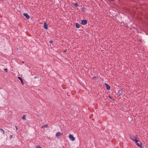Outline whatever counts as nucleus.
I'll use <instances>...</instances> for the list:
<instances>
[{"mask_svg": "<svg viewBox=\"0 0 148 148\" xmlns=\"http://www.w3.org/2000/svg\"><path fill=\"white\" fill-rule=\"evenodd\" d=\"M69 138L70 140L72 141H74L75 140V138L71 134H70L69 135Z\"/></svg>", "mask_w": 148, "mask_h": 148, "instance_id": "f257e3e1", "label": "nucleus"}, {"mask_svg": "<svg viewBox=\"0 0 148 148\" xmlns=\"http://www.w3.org/2000/svg\"><path fill=\"white\" fill-rule=\"evenodd\" d=\"M87 21L86 20H82L81 23L83 25H85L87 24Z\"/></svg>", "mask_w": 148, "mask_h": 148, "instance_id": "f03ea898", "label": "nucleus"}, {"mask_svg": "<svg viewBox=\"0 0 148 148\" xmlns=\"http://www.w3.org/2000/svg\"><path fill=\"white\" fill-rule=\"evenodd\" d=\"M23 15L26 17L27 19H29L30 18L29 16L26 13H24Z\"/></svg>", "mask_w": 148, "mask_h": 148, "instance_id": "7ed1b4c3", "label": "nucleus"}, {"mask_svg": "<svg viewBox=\"0 0 148 148\" xmlns=\"http://www.w3.org/2000/svg\"><path fill=\"white\" fill-rule=\"evenodd\" d=\"M48 25L47 23L45 22H44V28L46 29H48Z\"/></svg>", "mask_w": 148, "mask_h": 148, "instance_id": "20e7f679", "label": "nucleus"}, {"mask_svg": "<svg viewBox=\"0 0 148 148\" xmlns=\"http://www.w3.org/2000/svg\"><path fill=\"white\" fill-rule=\"evenodd\" d=\"M62 133L60 132H58L56 133V137H58L62 135Z\"/></svg>", "mask_w": 148, "mask_h": 148, "instance_id": "39448f33", "label": "nucleus"}, {"mask_svg": "<svg viewBox=\"0 0 148 148\" xmlns=\"http://www.w3.org/2000/svg\"><path fill=\"white\" fill-rule=\"evenodd\" d=\"M136 145H138V146H139L141 148H142V147L141 146V142H140V141H139L138 142H137L136 143Z\"/></svg>", "mask_w": 148, "mask_h": 148, "instance_id": "423d86ee", "label": "nucleus"}, {"mask_svg": "<svg viewBox=\"0 0 148 148\" xmlns=\"http://www.w3.org/2000/svg\"><path fill=\"white\" fill-rule=\"evenodd\" d=\"M105 84L106 86L107 89L108 90H110V86L108 84Z\"/></svg>", "mask_w": 148, "mask_h": 148, "instance_id": "0eeeda50", "label": "nucleus"}, {"mask_svg": "<svg viewBox=\"0 0 148 148\" xmlns=\"http://www.w3.org/2000/svg\"><path fill=\"white\" fill-rule=\"evenodd\" d=\"M18 78L20 80V81L21 82V83H22V84L23 85V81L22 79L20 77H18Z\"/></svg>", "mask_w": 148, "mask_h": 148, "instance_id": "6e6552de", "label": "nucleus"}, {"mask_svg": "<svg viewBox=\"0 0 148 148\" xmlns=\"http://www.w3.org/2000/svg\"><path fill=\"white\" fill-rule=\"evenodd\" d=\"M130 138L132 139V140L133 141H135V140H136V138L134 137H131V138Z\"/></svg>", "mask_w": 148, "mask_h": 148, "instance_id": "1a4fd4ad", "label": "nucleus"}, {"mask_svg": "<svg viewBox=\"0 0 148 148\" xmlns=\"http://www.w3.org/2000/svg\"><path fill=\"white\" fill-rule=\"evenodd\" d=\"M75 26L77 28H79L80 27V25L78 23H76Z\"/></svg>", "mask_w": 148, "mask_h": 148, "instance_id": "9d476101", "label": "nucleus"}, {"mask_svg": "<svg viewBox=\"0 0 148 148\" xmlns=\"http://www.w3.org/2000/svg\"><path fill=\"white\" fill-rule=\"evenodd\" d=\"M22 119H23L25 120L26 119V116L25 115H24L22 116Z\"/></svg>", "mask_w": 148, "mask_h": 148, "instance_id": "9b49d317", "label": "nucleus"}, {"mask_svg": "<svg viewBox=\"0 0 148 148\" xmlns=\"http://www.w3.org/2000/svg\"><path fill=\"white\" fill-rule=\"evenodd\" d=\"M36 148H42V147L39 145H37L36 147Z\"/></svg>", "mask_w": 148, "mask_h": 148, "instance_id": "f8f14e48", "label": "nucleus"}, {"mask_svg": "<svg viewBox=\"0 0 148 148\" xmlns=\"http://www.w3.org/2000/svg\"><path fill=\"white\" fill-rule=\"evenodd\" d=\"M0 130L3 131V134H4L5 133V132L2 129H0Z\"/></svg>", "mask_w": 148, "mask_h": 148, "instance_id": "ddd939ff", "label": "nucleus"}, {"mask_svg": "<svg viewBox=\"0 0 148 148\" xmlns=\"http://www.w3.org/2000/svg\"><path fill=\"white\" fill-rule=\"evenodd\" d=\"M74 5L75 7H77L78 6V4L77 3H74Z\"/></svg>", "mask_w": 148, "mask_h": 148, "instance_id": "4468645a", "label": "nucleus"}, {"mask_svg": "<svg viewBox=\"0 0 148 148\" xmlns=\"http://www.w3.org/2000/svg\"><path fill=\"white\" fill-rule=\"evenodd\" d=\"M138 140L137 139H136V140L134 141L135 143L136 144L137 142H138Z\"/></svg>", "mask_w": 148, "mask_h": 148, "instance_id": "2eb2a0df", "label": "nucleus"}, {"mask_svg": "<svg viewBox=\"0 0 148 148\" xmlns=\"http://www.w3.org/2000/svg\"><path fill=\"white\" fill-rule=\"evenodd\" d=\"M4 70L5 71H6L7 72V70H8V69H4Z\"/></svg>", "mask_w": 148, "mask_h": 148, "instance_id": "dca6fc26", "label": "nucleus"}, {"mask_svg": "<svg viewBox=\"0 0 148 148\" xmlns=\"http://www.w3.org/2000/svg\"><path fill=\"white\" fill-rule=\"evenodd\" d=\"M12 136H10V138H12Z\"/></svg>", "mask_w": 148, "mask_h": 148, "instance_id": "f3484780", "label": "nucleus"}, {"mask_svg": "<svg viewBox=\"0 0 148 148\" xmlns=\"http://www.w3.org/2000/svg\"><path fill=\"white\" fill-rule=\"evenodd\" d=\"M49 43H52V41H49Z\"/></svg>", "mask_w": 148, "mask_h": 148, "instance_id": "a211bd4d", "label": "nucleus"}, {"mask_svg": "<svg viewBox=\"0 0 148 148\" xmlns=\"http://www.w3.org/2000/svg\"><path fill=\"white\" fill-rule=\"evenodd\" d=\"M47 125H44V126L45 127H46Z\"/></svg>", "mask_w": 148, "mask_h": 148, "instance_id": "6ab92c4d", "label": "nucleus"}, {"mask_svg": "<svg viewBox=\"0 0 148 148\" xmlns=\"http://www.w3.org/2000/svg\"><path fill=\"white\" fill-rule=\"evenodd\" d=\"M109 97L111 99H112V98L111 97H110V96H109Z\"/></svg>", "mask_w": 148, "mask_h": 148, "instance_id": "aec40b11", "label": "nucleus"}, {"mask_svg": "<svg viewBox=\"0 0 148 148\" xmlns=\"http://www.w3.org/2000/svg\"><path fill=\"white\" fill-rule=\"evenodd\" d=\"M44 127V126H42V128H43V127Z\"/></svg>", "mask_w": 148, "mask_h": 148, "instance_id": "412c9836", "label": "nucleus"}, {"mask_svg": "<svg viewBox=\"0 0 148 148\" xmlns=\"http://www.w3.org/2000/svg\"><path fill=\"white\" fill-rule=\"evenodd\" d=\"M0 0L1 1H3V0Z\"/></svg>", "mask_w": 148, "mask_h": 148, "instance_id": "4be33fe9", "label": "nucleus"}, {"mask_svg": "<svg viewBox=\"0 0 148 148\" xmlns=\"http://www.w3.org/2000/svg\"><path fill=\"white\" fill-rule=\"evenodd\" d=\"M16 129H17V128L16 127Z\"/></svg>", "mask_w": 148, "mask_h": 148, "instance_id": "5701e85b", "label": "nucleus"}]
</instances>
